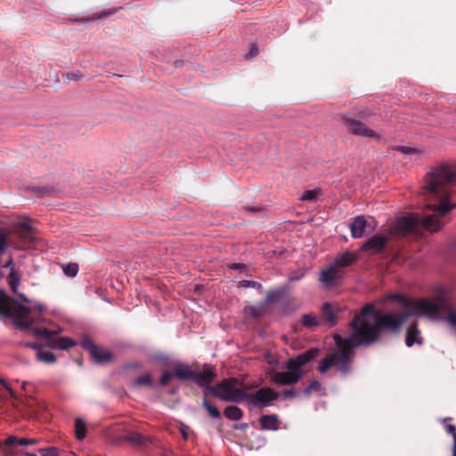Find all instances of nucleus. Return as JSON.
I'll return each instance as SVG.
<instances>
[{
    "instance_id": "obj_1",
    "label": "nucleus",
    "mask_w": 456,
    "mask_h": 456,
    "mask_svg": "<svg viewBox=\"0 0 456 456\" xmlns=\"http://www.w3.org/2000/svg\"><path fill=\"white\" fill-rule=\"evenodd\" d=\"M409 318L410 314L407 309L377 313L376 322L373 323L361 319L359 316H354L350 322L352 329L350 336L347 338H342L340 335L334 336L338 349L320 362L318 370L321 373H325L331 367H335L343 376L349 375L356 347L378 342L385 333L398 334Z\"/></svg>"
},
{
    "instance_id": "obj_2",
    "label": "nucleus",
    "mask_w": 456,
    "mask_h": 456,
    "mask_svg": "<svg viewBox=\"0 0 456 456\" xmlns=\"http://www.w3.org/2000/svg\"><path fill=\"white\" fill-rule=\"evenodd\" d=\"M423 189L435 202L427 204L422 217L418 214L399 217L390 229L392 236H406L419 225L438 232L444 226L442 217L456 208V204H449L450 195L456 192V173H427Z\"/></svg>"
},
{
    "instance_id": "obj_3",
    "label": "nucleus",
    "mask_w": 456,
    "mask_h": 456,
    "mask_svg": "<svg viewBox=\"0 0 456 456\" xmlns=\"http://www.w3.org/2000/svg\"><path fill=\"white\" fill-rule=\"evenodd\" d=\"M407 312L411 316H426L432 320L444 321L452 327L456 328V311L451 297L444 291H440L431 300L420 298L412 300Z\"/></svg>"
},
{
    "instance_id": "obj_4",
    "label": "nucleus",
    "mask_w": 456,
    "mask_h": 456,
    "mask_svg": "<svg viewBox=\"0 0 456 456\" xmlns=\"http://www.w3.org/2000/svg\"><path fill=\"white\" fill-rule=\"evenodd\" d=\"M320 354V349L311 348L302 354L289 358L286 362L288 371H273L270 374L271 380L278 386H290L297 383L304 376L301 368Z\"/></svg>"
},
{
    "instance_id": "obj_5",
    "label": "nucleus",
    "mask_w": 456,
    "mask_h": 456,
    "mask_svg": "<svg viewBox=\"0 0 456 456\" xmlns=\"http://www.w3.org/2000/svg\"><path fill=\"white\" fill-rule=\"evenodd\" d=\"M0 316L12 318L14 323L23 329L30 328L34 322L31 317V308L16 300H12L2 290H0Z\"/></svg>"
},
{
    "instance_id": "obj_6",
    "label": "nucleus",
    "mask_w": 456,
    "mask_h": 456,
    "mask_svg": "<svg viewBox=\"0 0 456 456\" xmlns=\"http://www.w3.org/2000/svg\"><path fill=\"white\" fill-rule=\"evenodd\" d=\"M236 385L235 378L224 379L213 387H208V393L224 402L240 403L244 401L245 390L236 387Z\"/></svg>"
},
{
    "instance_id": "obj_7",
    "label": "nucleus",
    "mask_w": 456,
    "mask_h": 456,
    "mask_svg": "<svg viewBox=\"0 0 456 456\" xmlns=\"http://www.w3.org/2000/svg\"><path fill=\"white\" fill-rule=\"evenodd\" d=\"M337 121L351 134L376 141L380 140V135L378 133L368 127L366 124L354 118L350 114H339L337 117Z\"/></svg>"
},
{
    "instance_id": "obj_8",
    "label": "nucleus",
    "mask_w": 456,
    "mask_h": 456,
    "mask_svg": "<svg viewBox=\"0 0 456 456\" xmlns=\"http://www.w3.org/2000/svg\"><path fill=\"white\" fill-rule=\"evenodd\" d=\"M280 394L271 387H261L254 393L245 391L244 401L256 408L263 409L273 403L278 399Z\"/></svg>"
},
{
    "instance_id": "obj_9",
    "label": "nucleus",
    "mask_w": 456,
    "mask_h": 456,
    "mask_svg": "<svg viewBox=\"0 0 456 456\" xmlns=\"http://www.w3.org/2000/svg\"><path fill=\"white\" fill-rule=\"evenodd\" d=\"M194 377V370L186 363H176L173 367V370H165L159 383L162 387H166L169 384L170 380L174 378L179 379L180 381H189L191 380Z\"/></svg>"
},
{
    "instance_id": "obj_10",
    "label": "nucleus",
    "mask_w": 456,
    "mask_h": 456,
    "mask_svg": "<svg viewBox=\"0 0 456 456\" xmlns=\"http://www.w3.org/2000/svg\"><path fill=\"white\" fill-rule=\"evenodd\" d=\"M35 335L44 338L47 342L48 346L53 349L67 350L74 346L76 342L67 337L56 338L58 331H52L45 328L34 329Z\"/></svg>"
},
{
    "instance_id": "obj_11",
    "label": "nucleus",
    "mask_w": 456,
    "mask_h": 456,
    "mask_svg": "<svg viewBox=\"0 0 456 456\" xmlns=\"http://www.w3.org/2000/svg\"><path fill=\"white\" fill-rule=\"evenodd\" d=\"M81 346L89 353L93 361L98 364L109 363L113 359V354L109 349L97 346L87 338L83 339Z\"/></svg>"
},
{
    "instance_id": "obj_12",
    "label": "nucleus",
    "mask_w": 456,
    "mask_h": 456,
    "mask_svg": "<svg viewBox=\"0 0 456 456\" xmlns=\"http://www.w3.org/2000/svg\"><path fill=\"white\" fill-rule=\"evenodd\" d=\"M216 370L214 366H204L202 371L194 370V377L192 381L200 387L204 389V395L208 393V387H213L211 385L216 378Z\"/></svg>"
},
{
    "instance_id": "obj_13",
    "label": "nucleus",
    "mask_w": 456,
    "mask_h": 456,
    "mask_svg": "<svg viewBox=\"0 0 456 456\" xmlns=\"http://www.w3.org/2000/svg\"><path fill=\"white\" fill-rule=\"evenodd\" d=\"M351 234L354 238H361L366 232H371L374 229V226L369 223L364 216H356L353 223L350 224Z\"/></svg>"
},
{
    "instance_id": "obj_14",
    "label": "nucleus",
    "mask_w": 456,
    "mask_h": 456,
    "mask_svg": "<svg viewBox=\"0 0 456 456\" xmlns=\"http://www.w3.org/2000/svg\"><path fill=\"white\" fill-rule=\"evenodd\" d=\"M339 309L335 307L332 304L326 302L321 308L322 323L328 324L329 327H333L338 322V313Z\"/></svg>"
},
{
    "instance_id": "obj_15",
    "label": "nucleus",
    "mask_w": 456,
    "mask_h": 456,
    "mask_svg": "<svg viewBox=\"0 0 456 456\" xmlns=\"http://www.w3.org/2000/svg\"><path fill=\"white\" fill-rule=\"evenodd\" d=\"M387 240H388L387 237L380 234H375L364 243L362 248L363 250H371L375 253H378L384 249Z\"/></svg>"
},
{
    "instance_id": "obj_16",
    "label": "nucleus",
    "mask_w": 456,
    "mask_h": 456,
    "mask_svg": "<svg viewBox=\"0 0 456 456\" xmlns=\"http://www.w3.org/2000/svg\"><path fill=\"white\" fill-rule=\"evenodd\" d=\"M258 421L264 430L277 431L280 428V419L276 414L262 415Z\"/></svg>"
},
{
    "instance_id": "obj_17",
    "label": "nucleus",
    "mask_w": 456,
    "mask_h": 456,
    "mask_svg": "<svg viewBox=\"0 0 456 456\" xmlns=\"http://www.w3.org/2000/svg\"><path fill=\"white\" fill-rule=\"evenodd\" d=\"M341 277L340 270L331 264L326 270L321 273L320 281L326 285H331Z\"/></svg>"
},
{
    "instance_id": "obj_18",
    "label": "nucleus",
    "mask_w": 456,
    "mask_h": 456,
    "mask_svg": "<svg viewBox=\"0 0 456 456\" xmlns=\"http://www.w3.org/2000/svg\"><path fill=\"white\" fill-rule=\"evenodd\" d=\"M419 333L416 322L409 326L405 338V344L408 347L412 346L415 343L419 345L423 343V338L420 337Z\"/></svg>"
},
{
    "instance_id": "obj_19",
    "label": "nucleus",
    "mask_w": 456,
    "mask_h": 456,
    "mask_svg": "<svg viewBox=\"0 0 456 456\" xmlns=\"http://www.w3.org/2000/svg\"><path fill=\"white\" fill-rule=\"evenodd\" d=\"M356 260L357 256L354 253L346 251L338 256L333 262V265L336 266V268L340 270V268L350 266L354 262H356Z\"/></svg>"
},
{
    "instance_id": "obj_20",
    "label": "nucleus",
    "mask_w": 456,
    "mask_h": 456,
    "mask_svg": "<svg viewBox=\"0 0 456 456\" xmlns=\"http://www.w3.org/2000/svg\"><path fill=\"white\" fill-rule=\"evenodd\" d=\"M15 232L26 243H32L34 241L33 229L26 223H20L16 227Z\"/></svg>"
},
{
    "instance_id": "obj_21",
    "label": "nucleus",
    "mask_w": 456,
    "mask_h": 456,
    "mask_svg": "<svg viewBox=\"0 0 456 456\" xmlns=\"http://www.w3.org/2000/svg\"><path fill=\"white\" fill-rule=\"evenodd\" d=\"M301 324L306 329H314L322 324V321L317 318L314 314H303L301 316Z\"/></svg>"
},
{
    "instance_id": "obj_22",
    "label": "nucleus",
    "mask_w": 456,
    "mask_h": 456,
    "mask_svg": "<svg viewBox=\"0 0 456 456\" xmlns=\"http://www.w3.org/2000/svg\"><path fill=\"white\" fill-rule=\"evenodd\" d=\"M224 415L229 419L239 420L243 417V411L238 406L231 405L224 409Z\"/></svg>"
},
{
    "instance_id": "obj_23",
    "label": "nucleus",
    "mask_w": 456,
    "mask_h": 456,
    "mask_svg": "<svg viewBox=\"0 0 456 456\" xmlns=\"http://www.w3.org/2000/svg\"><path fill=\"white\" fill-rule=\"evenodd\" d=\"M386 300L396 301L400 303L402 309H410L413 299L400 294H390L386 297Z\"/></svg>"
},
{
    "instance_id": "obj_24",
    "label": "nucleus",
    "mask_w": 456,
    "mask_h": 456,
    "mask_svg": "<svg viewBox=\"0 0 456 456\" xmlns=\"http://www.w3.org/2000/svg\"><path fill=\"white\" fill-rule=\"evenodd\" d=\"M20 279H21V274L15 268H12V271L10 272L9 275L7 276V281H8V284L11 287L12 290L14 293L17 292Z\"/></svg>"
},
{
    "instance_id": "obj_25",
    "label": "nucleus",
    "mask_w": 456,
    "mask_h": 456,
    "mask_svg": "<svg viewBox=\"0 0 456 456\" xmlns=\"http://www.w3.org/2000/svg\"><path fill=\"white\" fill-rule=\"evenodd\" d=\"M126 440L138 446H144L147 444L149 441L146 436L136 432L127 434L126 436Z\"/></svg>"
},
{
    "instance_id": "obj_26",
    "label": "nucleus",
    "mask_w": 456,
    "mask_h": 456,
    "mask_svg": "<svg viewBox=\"0 0 456 456\" xmlns=\"http://www.w3.org/2000/svg\"><path fill=\"white\" fill-rule=\"evenodd\" d=\"M86 423L79 418L75 420V432L77 440H83L86 436Z\"/></svg>"
},
{
    "instance_id": "obj_27",
    "label": "nucleus",
    "mask_w": 456,
    "mask_h": 456,
    "mask_svg": "<svg viewBox=\"0 0 456 456\" xmlns=\"http://www.w3.org/2000/svg\"><path fill=\"white\" fill-rule=\"evenodd\" d=\"M381 311L376 310L375 306L371 304L365 305L360 312V314L358 315L361 319L367 320L366 317L369 315L373 316L374 322H376V314L380 313Z\"/></svg>"
},
{
    "instance_id": "obj_28",
    "label": "nucleus",
    "mask_w": 456,
    "mask_h": 456,
    "mask_svg": "<svg viewBox=\"0 0 456 456\" xmlns=\"http://www.w3.org/2000/svg\"><path fill=\"white\" fill-rule=\"evenodd\" d=\"M153 380L151 373H145L141 377H138L134 380V386L135 387H152Z\"/></svg>"
},
{
    "instance_id": "obj_29",
    "label": "nucleus",
    "mask_w": 456,
    "mask_h": 456,
    "mask_svg": "<svg viewBox=\"0 0 456 456\" xmlns=\"http://www.w3.org/2000/svg\"><path fill=\"white\" fill-rule=\"evenodd\" d=\"M37 359L45 363H53L56 361V357L53 353L43 350L37 352Z\"/></svg>"
},
{
    "instance_id": "obj_30",
    "label": "nucleus",
    "mask_w": 456,
    "mask_h": 456,
    "mask_svg": "<svg viewBox=\"0 0 456 456\" xmlns=\"http://www.w3.org/2000/svg\"><path fill=\"white\" fill-rule=\"evenodd\" d=\"M202 405L206 409V411L208 412V414L211 418L219 419L221 417V413H220L219 410L207 399L203 400Z\"/></svg>"
},
{
    "instance_id": "obj_31",
    "label": "nucleus",
    "mask_w": 456,
    "mask_h": 456,
    "mask_svg": "<svg viewBox=\"0 0 456 456\" xmlns=\"http://www.w3.org/2000/svg\"><path fill=\"white\" fill-rule=\"evenodd\" d=\"M321 191L320 190H306L305 192L301 195L300 200L302 201H314L317 197L320 195Z\"/></svg>"
},
{
    "instance_id": "obj_32",
    "label": "nucleus",
    "mask_w": 456,
    "mask_h": 456,
    "mask_svg": "<svg viewBox=\"0 0 456 456\" xmlns=\"http://www.w3.org/2000/svg\"><path fill=\"white\" fill-rule=\"evenodd\" d=\"M64 273L69 277H75L78 273V265L75 263H69L62 267Z\"/></svg>"
},
{
    "instance_id": "obj_33",
    "label": "nucleus",
    "mask_w": 456,
    "mask_h": 456,
    "mask_svg": "<svg viewBox=\"0 0 456 456\" xmlns=\"http://www.w3.org/2000/svg\"><path fill=\"white\" fill-rule=\"evenodd\" d=\"M393 149L405 155L419 154V151L418 149L411 146L397 145Z\"/></svg>"
},
{
    "instance_id": "obj_34",
    "label": "nucleus",
    "mask_w": 456,
    "mask_h": 456,
    "mask_svg": "<svg viewBox=\"0 0 456 456\" xmlns=\"http://www.w3.org/2000/svg\"><path fill=\"white\" fill-rule=\"evenodd\" d=\"M281 291L280 290H270L266 293L265 304L268 305L274 301H277L281 297Z\"/></svg>"
},
{
    "instance_id": "obj_35",
    "label": "nucleus",
    "mask_w": 456,
    "mask_h": 456,
    "mask_svg": "<svg viewBox=\"0 0 456 456\" xmlns=\"http://www.w3.org/2000/svg\"><path fill=\"white\" fill-rule=\"evenodd\" d=\"M240 288H254L258 290L263 289V286L261 283L255 281H248V280H242L239 282Z\"/></svg>"
},
{
    "instance_id": "obj_36",
    "label": "nucleus",
    "mask_w": 456,
    "mask_h": 456,
    "mask_svg": "<svg viewBox=\"0 0 456 456\" xmlns=\"http://www.w3.org/2000/svg\"><path fill=\"white\" fill-rule=\"evenodd\" d=\"M41 456H59L60 450L57 447L51 446L38 450Z\"/></svg>"
},
{
    "instance_id": "obj_37",
    "label": "nucleus",
    "mask_w": 456,
    "mask_h": 456,
    "mask_svg": "<svg viewBox=\"0 0 456 456\" xmlns=\"http://www.w3.org/2000/svg\"><path fill=\"white\" fill-rule=\"evenodd\" d=\"M321 389V383L317 380L312 381L305 389L304 394L309 396L313 392L319 391Z\"/></svg>"
},
{
    "instance_id": "obj_38",
    "label": "nucleus",
    "mask_w": 456,
    "mask_h": 456,
    "mask_svg": "<svg viewBox=\"0 0 456 456\" xmlns=\"http://www.w3.org/2000/svg\"><path fill=\"white\" fill-rule=\"evenodd\" d=\"M39 440L36 438H20L18 440V444L21 446L34 445L38 444Z\"/></svg>"
},
{
    "instance_id": "obj_39",
    "label": "nucleus",
    "mask_w": 456,
    "mask_h": 456,
    "mask_svg": "<svg viewBox=\"0 0 456 456\" xmlns=\"http://www.w3.org/2000/svg\"><path fill=\"white\" fill-rule=\"evenodd\" d=\"M454 168L452 163L448 161L441 162L437 167V171H452Z\"/></svg>"
},
{
    "instance_id": "obj_40",
    "label": "nucleus",
    "mask_w": 456,
    "mask_h": 456,
    "mask_svg": "<svg viewBox=\"0 0 456 456\" xmlns=\"http://www.w3.org/2000/svg\"><path fill=\"white\" fill-rule=\"evenodd\" d=\"M242 210L249 215H256L261 213L263 211V208L261 207L246 206L242 208Z\"/></svg>"
},
{
    "instance_id": "obj_41",
    "label": "nucleus",
    "mask_w": 456,
    "mask_h": 456,
    "mask_svg": "<svg viewBox=\"0 0 456 456\" xmlns=\"http://www.w3.org/2000/svg\"><path fill=\"white\" fill-rule=\"evenodd\" d=\"M248 312H249V314H250L254 318H257V317H259V316L262 314V310H261V308L256 307V306H250V307L248 308Z\"/></svg>"
},
{
    "instance_id": "obj_42",
    "label": "nucleus",
    "mask_w": 456,
    "mask_h": 456,
    "mask_svg": "<svg viewBox=\"0 0 456 456\" xmlns=\"http://www.w3.org/2000/svg\"><path fill=\"white\" fill-rule=\"evenodd\" d=\"M179 431L181 432L183 438L187 440L189 438V427L185 424H181L179 428Z\"/></svg>"
},
{
    "instance_id": "obj_43",
    "label": "nucleus",
    "mask_w": 456,
    "mask_h": 456,
    "mask_svg": "<svg viewBox=\"0 0 456 456\" xmlns=\"http://www.w3.org/2000/svg\"><path fill=\"white\" fill-rule=\"evenodd\" d=\"M297 395L294 389H286L281 393V395L285 398H293Z\"/></svg>"
},
{
    "instance_id": "obj_44",
    "label": "nucleus",
    "mask_w": 456,
    "mask_h": 456,
    "mask_svg": "<svg viewBox=\"0 0 456 456\" xmlns=\"http://www.w3.org/2000/svg\"><path fill=\"white\" fill-rule=\"evenodd\" d=\"M18 440H19V439H17L15 436H8V437L4 440V444L5 445H12V444H13L14 443H18Z\"/></svg>"
},
{
    "instance_id": "obj_45",
    "label": "nucleus",
    "mask_w": 456,
    "mask_h": 456,
    "mask_svg": "<svg viewBox=\"0 0 456 456\" xmlns=\"http://www.w3.org/2000/svg\"><path fill=\"white\" fill-rule=\"evenodd\" d=\"M26 346L27 347H31V348L37 350V352L41 351L40 350V345L38 343H27Z\"/></svg>"
},
{
    "instance_id": "obj_46",
    "label": "nucleus",
    "mask_w": 456,
    "mask_h": 456,
    "mask_svg": "<svg viewBox=\"0 0 456 456\" xmlns=\"http://www.w3.org/2000/svg\"><path fill=\"white\" fill-rule=\"evenodd\" d=\"M3 268H10L12 270V268H14L12 266V257H10L8 259V261H6L3 265H2Z\"/></svg>"
},
{
    "instance_id": "obj_47",
    "label": "nucleus",
    "mask_w": 456,
    "mask_h": 456,
    "mask_svg": "<svg viewBox=\"0 0 456 456\" xmlns=\"http://www.w3.org/2000/svg\"><path fill=\"white\" fill-rule=\"evenodd\" d=\"M447 430L450 434H452V436L454 437V436L456 435V428L455 426L453 425H449L447 427Z\"/></svg>"
},
{
    "instance_id": "obj_48",
    "label": "nucleus",
    "mask_w": 456,
    "mask_h": 456,
    "mask_svg": "<svg viewBox=\"0 0 456 456\" xmlns=\"http://www.w3.org/2000/svg\"><path fill=\"white\" fill-rule=\"evenodd\" d=\"M258 53V49L256 46L252 45L251 51L249 53V56H254Z\"/></svg>"
},
{
    "instance_id": "obj_49",
    "label": "nucleus",
    "mask_w": 456,
    "mask_h": 456,
    "mask_svg": "<svg viewBox=\"0 0 456 456\" xmlns=\"http://www.w3.org/2000/svg\"><path fill=\"white\" fill-rule=\"evenodd\" d=\"M37 191L39 196H44L47 191L45 188H39Z\"/></svg>"
},
{
    "instance_id": "obj_50",
    "label": "nucleus",
    "mask_w": 456,
    "mask_h": 456,
    "mask_svg": "<svg viewBox=\"0 0 456 456\" xmlns=\"http://www.w3.org/2000/svg\"><path fill=\"white\" fill-rule=\"evenodd\" d=\"M241 266H242V265H240V264H232V265H231V268H232V269H239V268H240V267H241Z\"/></svg>"
},
{
    "instance_id": "obj_51",
    "label": "nucleus",
    "mask_w": 456,
    "mask_h": 456,
    "mask_svg": "<svg viewBox=\"0 0 456 456\" xmlns=\"http://www.w3.org/2000/svg\"><path fill=\"white\" fill-rule=\"evenodd\" d=\"M302 275H303V273H301L300 275H298V274L293 275L290 277V280L291 281L299 280Z\"/></svg>"
},
{
    "instance_id": "obj_52",
    "label": "nucleus",
    "mask_w": 456,
    "mask_h": 456,
    "mask_svg": "<svg viewBox=\"0 0 456 456\" xmlns=\"http://www.w3.org/2000/svg\"><path fill=\"white\" fill-rule=\"evenodd\" d=\"M453 456H456V435L454 436V449H453Z\"/></svg>"
},
{
    "instance_id": "obj_53",
    "label": "nucleus",
    "mask_w": 456,
    "mask_h": 456,
    "mask_svg": "<svg viewBox=\"0 0 456 456\" xmlns=\"http://www.w3.org/2000/svg\"><path fill=\"white\" fill-rule=\"evenodd\" d=\"M24 454H25L26 456H37V454H36V453H34V452H24Z\"/></svg>"
},
{
    "instance_id": "obj_54",
    "label": "nucleus",
    "mask_w": 456,
    "mask_h": 456,
    "mask_svg": "<svg viewBox=\"0 0 456 456\" xmlns=\"http://www.w3.org/2000/svg\"><path fill=\"white\" fill-rule=\"evenodd\" d=\"M4 456H13L10 452H5Z\"/></svg>"
},
{
    "instance_id": "obj_55",
    "label": "nucleus",
    "mask_w": 456,
    "mask_h": 456,
    "mask_svg": "<svg viewBox=\"0 0 456 456\" xmlns=\"http://www.w3.org/2000/svg\"><path fill=\"white\" fill-rule=\"evenodd\" d=\"M26 385H27V382H23V384H22V388L23 389H25Z\"/></svg>"
},
{
    "instance_id": "obj_56",
    "label": "nucleus",
    "mask_w": 456,
    "mask_h": 456,
    "mask_svg": "<svg viewBox=\"0 0 456 456\" xmlns=\"http://www.w3.org/2000/svg\"><path fill=\"white\" fill-rule=\"evenodd\" d=\"M21 298H22L24 301L28 302V299H27L25 297L21 296Z\"/></svg>"
}]
</instances>
